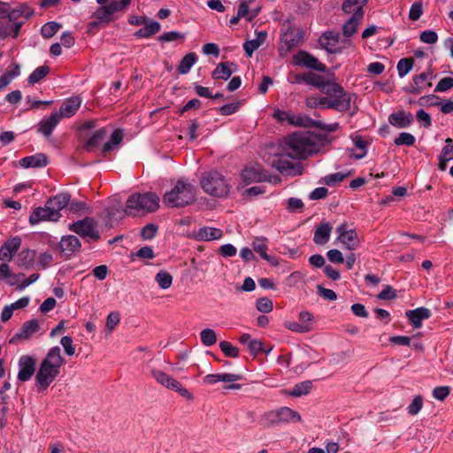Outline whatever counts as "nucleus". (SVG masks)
<instances>
[{
	"mask_svg": "<svg viewBox=\"0 0 453 453\" xmlns=\"http://www.w3.org/2000/svg\"><path fill=\"white\" fill-rule=\"evenodd\" d=\"M277 156L306 159L318 152V145L309 133L296 132L286 136L280 143Z\"/></svg>",
	"mask_w": 453,
	"mask_h": 453,
	"instance_id": "1",
	"label": "nucleus"
},
{
	"mask_svg": "<svg viewBox=\"0 0 453 453\" xmlns=\"http://www.w3.org/2000/svg\"><path fill=\"white\" fill-rule=\"evenodd\" d=\"M326 96L311 97L307 100V105L310 107H320L322 109H334L337 111H349L352 117L357 111L356 101L357 96L355 93L347 92L342 86L338 92H332Z\"/></svg>",
	"mask_w": 453,
	"mask_h": 453,
	"instance_id": "2",
	"label": "nucleus"
},
{
	"mask_svg": "<svg viewBox=\"0 0 453 453\" xmlns=\"http://www.w3.org/2000/svg\"><path fill=\"white\" fill-rule=\"evenodd\" d=\"M64 364L61 349L56 346L51 348L45 358L40 364L35 375V385L39 391L46 390L60 372V367Z\"/></svg>",
	"mask_w": 453,
	"mask_h": 453,
	"instance_id": "3",
	"label": "nucleus"
},
{
	"mask_svg": "<svg viewBox=\"0 0 453 453\" xmlns=\"http://www.w3.org/2000/svg\"><path fill=\"white\" fill-rule=\"evenodd\" d=\"M196 201L195 187L183 180H178L171 191L163 196V203L171 208H182Z\"/></svg>",
	"mask_w": 453,
	"mask_h": 453,
	"instance_id": "4",
	"label": "nucleus"
},
{
	"mask_svg": "<svg viewBox=\"0 0 453 453\" xmlns=\"http://www.w3.org/2000/svg\"><path fill=\"white\" fill-rule=\"evenodd\" d=\"M159 207V197L153 192L134 193L127 200L125 212L131 215L132 211L146 212L156 211Z\"/></svg>",
	"mask_w": 453,
	"mask_h": 453,
	"instance_id": "5",
	"label": "nucleus"
},
{
	"mask_svg": "<svg viewBox=\"0 0 453 453\" xmlns=\"http://www.w3.org/2000/svg\"><path fill=\"white\" fill-rule=\"evenodd\" d=\"M200 184L206 194L215 197H224L229 193V186L225 177L217 171L203 173Z\"/></svg>",
	"mask_w": 453,
	"mask_h": 453,
	"instance_id": "6",
	"label": "nucleus"
},
{
	"mask_svg": "<svg viewBox=\"0 0 453 453\" xmlns=\"http://www.w3.org/2000/svg\"><path fill=\"white\" fill-rule=\"evenodd\" d=\"M303 40V32L299 28L288 27L280 39L279 55L286 57L295 48L300 46Z\"/></svg>",
	"mask_w": 453,
	"mask_h": 453,
	"instance_id": "7",
	"label": "nucleus"
},
{
	"mask_svg": "<svg viewBox=\"0 0 453 453\" xmlns=\"http://www.w3.org/2000/svg\"><path fill=\"white\" fill-rule=\"evenodd\" d=\"M303 83L312 85L315 88L320 89L325 95H331L332 92H338L342 89V85L326 80L324 76L316 74L314 73H303Z\"/></svg>",
	"mask_w": 453,
	"mask_h": 453,
	"instance_id": "8",
	"label": "nucleus"
},
{
	"mask_svg": "<svg viewBox=\"0 0 453 453\" xmlns=\"http://www.w3.org/2000/svg\"><path fill=\"white\" fill-rule=\"evenodd\" d=\"M152 377L157 380V383L165 387L168 389L178 392L181 396L187 399H192V394L185 388H183L177 380L166 374L165 372L153 369L151 370Z\"/></svg>",
	"mask_w": 453,
	"mask_h": 453,
	"instance_id": "9",
	"label": "nucleus"
},
{
	"mask_svg": "<svg viewBox=\"0 0 453 453\" xmlns=\"http://www.w3.org/2000/svg\"><path fill=\"white\" fill-rule=\"evenodd\" d=\"M69 229L83 238H89L95 242L100 239L99 232L96 229V222L91 218L73 223Z\"/></svg>",
	"mask_w": 453,
	"mask_h": 453,
	"instance_id": "10",
	"label": "nucleus"
},
{
	"mask_svg": "<svg viewBox=\"0 0 453 453\" xmlns=\"http://www.w3.org/2000/svg\"><path fill=\"white\" fill-rule=\"evenodd\" d=\"M272 162V166L279 171L282 175L288 177L300 176L303 173V165L302 163H293L283 159L281 156Z\"/></svg>",
	"mask_w": 453,
	"mask_h": 453,
	"instance_id": "11",
	"label": "nucleus"
},
{
	"mask_svg": "<svg viewBox=\"0 0 453 453\" xmlns=\"http://www.w3.org/2000/svg\"><path fill=\"white\" fill-rule=\"evenodd\" d=\"M293 65L297 66H303L318 72H326V66L319 61L317 58L308 53L305 50H299L293 56Z\"/></svg>",
	"mask_w": 453,
	"mask_h": 453,
	"instance_id": "12",
	"label": "nucleus"
},
{
	"mask_svg": "<svg viewBox=\"0 0 453 453\" xmlns=\"http://www.w3.org/2000/svg\"><path fill=\"white\" fill-rule=\"evenodd\" d=\"M338 240L349 250H355L359 246V239L355 229H347V223L341 224L337 228Z\"/></svg>",
	"mask_w": 453,
	"mask_h": 453,
	"instance_id": "13",
	"label": "nucleus"
},
{
	"mask_svg": "<svg viewBox=\"0 0 453 453\" xmlns=\"http://www.w3.org/2000/svg\"><path fill=\"white\" fill-rule=\"evenodd\" d=\"M60 217V212L52 211L45 203L44 207H36L33 210L29 216V223L34 226L41 221H58Z\"/></svg>",
	"mask_w": 453,
	"mask_h": 453,
	"instance_id": "14",
	"label": "nucleus"
},
{
	"mask_svg": "<svg viewBox=\"0 0 453 453\" xmlns=\"http://www.w3.org/2000/svg\"><path fill=\"white\" fill-rule=\"evenodd\" d=\"M431 78L432 72H424L418 75H415L412 79V82L406 88V91L414 95L423 93L432 87V82L430 81Z\"/></svg>",
	"mask_w": 453,
	"mask_h": 453,
	"instance_id": "15",
	"label": "nucleus"
},
{
	"mask_svg": "<svg viewBox=\"0 0 453 453\" xmlns=\"http://www.w3.org/2000/svg\"><path fill=\"white\" fill-rule=\"evenodd\" d=\"M40 326L37 319H34L28 320L22 325L19 331L10 339L9 342L14 344L20 341L28 340L32 334L38 332Z\"/></svg>",
	"mask_w": 453,
	"mask_h": 453,
	"instance_id": "16",
	"label": "nucleus"
},
{
	"mask_svg": "<svg viewBox=\"0 0 453 453\" xmlns=\"http://www.w3.org/2000/svg\"><path fill=\"white\" fill-rule=\"evenodd\" d=\"M241 178L245 185L265 181V169L259 165L247 166L241 173Z\"/></svg>",
	"mask_w": 453,
	"mask_h": 453,
	"instance_id": "17",
	"label": "nucleus"
},
{
	"mask_svg": "<svg viewBox=\"0 0 453 453\" xmlns=\"http://www.w3.org/2000/svg\"><path fill=\"white\" fill-rule=\"evenodd\" d=\"M19 371L18 380L20 381L29 380L35 371V360L30 356H21L19 360Z\"/></svg>",
	"mask_w": 453,
	"mask_h": 453,
	"instance_id": "18",
	"label": "nucleus"
},
{
	"mask_svg": "<svg viewBox=\"0 0 453 453\" xmlns=\"http://www.w3.org/2000/svg\"><path fill=\"white\" fill-rule=\"evenodd\" d=\"M340 40L339 33L334 31H327L322 34L319 39V43L321 48L325 49L329 53H341L342 48L337 44Z\"/></svg>",
	"mask_w": 453,
	"mask_h": 453,
	"instance_id": "19",
	"label": "nucleus"
},
{
	"mask_svg": "<svg viewBox=\"0 0 453 453\" xmlns=\"http://www.w3.org/2000/svg\"><path fill=\"white\" fill-rule=\"evenodd\" d=\"M273 118L280 122L287 121L288 124L296 127H305L308 125L310 119L301 115H294L288 111L282 110H275L273 112Z\"/></svg>",
	"mask_w": 453,
	"mask_h": 453,
	"instance_id": "20",
	"label": "nucleus"
},
{
	"mask_svg": "<svg viewBox=\"0 0 453 453\" xmlns=\"http://www.w3.org/2000/svg\"><path fill=\"white\" fill-rule=\"evenodd\" d=\"M388 121L397 128H406L413 123L414 118L411 112L402 110L391 113Z\"/></svg>",
	"mask_w": 453,
	"mask_h": 453,
	"instance_id": "21",
	"label": "nucleus"
},
{
	"mask_svg": "<svg viewBox=\"0 0 453 453\" xmlns=\"http://www.w3.org/2000/svg\"><path fill=\"white\" fill-rule=\"evenodd\" d=\"M405 316L414 328H420L422 320L431 317V311L426 307H418L415 310L407 311Z\"/></svg>",
	"mask_w": 453,
	"mask_h": 453,
	"instance_id": "22",
	"label": "nucleus"
},
{
	"mask_svg": "<svg viewBox=\"0 0 453 453\" xmlns=\"http://www.w3.org/2000/svg\"><path fill=\"white\" fill-rule=\"evenodd\" d=\"M81 104V98L80 96H73L65 99L59 109L58 115L60 118H70L73 116L79 110Z\"/></svg>",
	"mask_w": 453,
	"mask_h": 453,
	"instance_id": "23",
	"label": "nucleus"
},
{
	"mask_svg": "<svg viewBox=\"0 0 453 453\" xmlns=\"http://www.w3.org/2000/svg\"><path fill=\"white\" fill-rule=\"evenodd\" d=\"M58 247L65 256L70 257L81 250V244L78 237L74 235H67L61 239V242L58 243Z\"/></svg>",
	"mask_w": 453,
	"mask_h": 453,
	"instance_id": "24",
	"label": "nucleus"
},
{
	"mask_svg": "<svg viewBox=\"0 0 453 453\" xmlns=\"http://www.w3.org/2000/svg\"><path fill=\"white\" fill-rule=\"evenodd\" d=\"M21 245V239L15 236L6 241L0 248V260L10 261L12 253L16 252Z\"/></svg>",
	"mask_w": 453,
	"mask_h": 453,
	"instance_id": "25",
	"label": "nucleus"
},
{
	"mask_svg": "<svg viewBox=\"0 0 453 453\" xmlns=\"http://www.w3.org/2000/svg\"><path fill=\"white\" fill-rule=\"evenodd\" d=\"M60 120V116L57 111H53L47 119L40 121L37 132L42 134L44 136L49 137L54 128L57 127Z\"/></svg>",
	"mask_w": 453,
	"mask_h": 453,
	"instance_id": "26",
	"label": "nucleus"
},
{
	"mask_svg": "<svg viewBox=\"0 0 453 453\" xmlns=\"http://www.w3.org/2000/svg\"><path fill=\"white\" fill-rule=\"evenodd\" d=\"M367 0H344L342 4V10L344 13H352V16L364 17V6Z\"/></svg>",
	"mask_w": 453,
	"mask_h": 453,
	"instance_id": "27",
	"label": "nucleus"
},
{
	"mask_svg": "<svg viewBox=\"0 0 453 453\" xmlns=\"http://www.w3.org/2000/svg\"><path fill=\"white\" fill-rule=\"evenodd\" d=\"M19 165L24 168L43 167L48 165V157L43 153H37L21 158L19 160Z\"/></svg>",
	"mask_w": 453,
	"mask_h": 453,
	"instance_id": "28",
	"label": "nucleus"
},
{
	"mask_svg": "<svg viewBox=\"0 0 453 453\" xmlns=\"http://www.w3.org/2000/svg\"><path fill=\"white\" fill-rule=\"evenodd\" d=\"M236 67V65L233 62H221L218 64L216 68L212 71L211 77L214 80H228L232 73L235 72V68L233 69L231 67Z\"/></svg>",
	"mask_w": 453,
	"mask_h": 453,
	"instance_id": "29",
	"label": "nucleus"
},
{
	"mask_svg": "<svg viewBox=\"0 0 453 453\" xmlns=\"http://www.w3.org/2000/svg\"><path fill=\"white\" fill-rule=\"evenodd\" d=\"M332 226L329 222H323L319 225L314 232L313 242L318 245L326 243L330 239Z\"/></svg>",
	"mask_w": 453,
	"mask_h": 453,
	"instance_id": "30",
	"label": "nucleus"
},
{
	"mask_svg": "<svg viewBox=\"0 0 453 453\" xmlns=\"http://www.w3.org/2000/svg\"><path fill=\"white\" fill-rule=\"evenodd\" d=\"M71 196L68 193H60L49 199L46 203L52 211L60 212L62 209L68 206Z\"/></svg>",
	"mask_w": 453,
	"mask_h": 453,
	"instance_id": "31",
	"label": "nucleus"
},
{
	"mask_svg": "<svg viewBox=\"0 0 453 453\" xmlns=\"http://www.w3.org/2000/svg\"><path fill=\"white\" fill-rule=\"evenodd\" d=\"M108 130L106 127H102L96 130L92 135L85 142L83 147L88 151H92L93 149L97 148L103 140L106 137Z\"/></svg>",
	"mask_w": 453,
	"mask_h": 453,
	"instance_id": "32",
	"label": "nucleus"
},
{
	"mask_svg": "<svg viewBox=\"0 0 453 453\" xmlns=\"http://www.w3.org/2000/svg\"><path fill=\"white\" fill-rule=\"evenodd\" d=\"M242 379V376L241 374H234V373H222V374H207L203 377V382L206 384H215L219 381L223 382H234L237 380H241Z\"/></svg>",
	"mask_w": 453,
	"mask_h": 453,
	"instance_id": "33",
	"label": "nucleus"
},
{
	"mask_svg": "<svg viewBox=\"0 0 453 453\" xmlns=\"http://www.w3.org/2000/svg\"><path fill=\"white\" fill-rule=\"evenodd\" d=\"M223 232L219 228L203 226L196 232V239L199 241H213L222 237Z\"/></svg>",
	"mask_w": 453,
	"mask_h": 453,
	"instance_id": "34",
	"label": "nucleus"
},
{
	"mask_svg": "<svg viewBox=\"0 0 453 453\" xmlns=\"http://www.w3.org/2000/svg\"><path fill=\"white\" fill-rule=\"evenodd\" d=\"M267 33L260 31L257 33V37L253 40L247 41L243 44V49L249 57H251L253 52L257 50L266 40Z\"/></svg>",
	"mask_w": 453,
	"mask_h": 453,
	"instance_id": "35",
	"label": "nucleus"
},
{
	"mask_svg": "<svg viewBox=\"0 0 453 453\" xmlns=\"http://www.w3.org/2000/svg\"><path fill=\"white\" fill-rule=\"evenodd\" d=\"M123 138V131L121 129H115L111 134L110 140L103 144V154L105 156L106 153L112 151L115 146L119 145L122 142Z\"/></svg>",
	"mask_w": 453,
	"mask_h": 453,
	"instance_id": "36",
	"label": "nucleus"
},
{
	"mask_svg": "<svg viewBox=\"0 0 453 453\" xmlns=\"http://www.w3.org/2000/svg\"><path fill=\"white\" fill-rule=\"evenodd\" d=\"M35 254V251L33 250H23L18 254L16 263L20 267L29 268L34 264Z\"/></svg>",
	"mask_w": 453,
	"mask_h": 453,
	"instance_id": "37",
	"label": "nucleus"
},
{
	"mask_svg": "<svg viewBox=\"0 0 453 453\" xmlns=\"http://www.w3.org/2000/svg\"><path fill=\"white\" fill-rule=\"evenodd\" d=\"M196 60L197 56L195 52H189L186 54L180 61V64L177 67L178 73L180 74L188 73L190 71L191 67L195 65Z\"/></svg>",
	"mask_w": 453,
	"mask_h": 453,
	"instance_id": "38",
	"label": "nucleus"
},
{
	"mask_svg": "<svg viewBox=\"0 0 453 453\" xmlns=\"http://www.w3.org/2000/svg\"><path fill=\"white\" fill-rule=\"evenodd\" d=\"M280 423L301 422V415L288 407L279 408Z\"/></svg>",
	"mask_w": 453,
	"mask_h": 453,
	"instance_id": "39",
	"label": "nucleus"
},
{
	"mask_svg": "<svg viewBox=\"0 0 453 453\" xmlns=\"http://www.w3.org/2000/svg\"><path fill=\"white\" fill-rule=\"evenodd\" d=\"M364 17L351 16L342 27V34L345 37L352 36L358 28V26Z\"/></svg>",
	"mask_w": 453,
	"mask_h": 453,
	"instance_id": "40",
	"label": "nucleus"
},
{
	"mask_svg": "<svg viewBox=\"0 0 453 453\" xmlns=\"http://www.w3.org/2000/svg\"><path fill=\"white\" fill-rule=\"evenodd\" d=\"M161 26L157 21H151L150 24L140 28L134 33L137 38H149L160 31Z\"/></svg>",
	"mask_w": 453,
	"mask_h": 453,
	"instance_id": "41",
	"label": "nucleus"
},
{
	"mask_svg": "<svg viewBox=\"0 0 453 453\" xmlns=\"http://www.w3.org/2000/svg\"><path fill=\"white\" fill-rule=\"evenodd\" d=\"M312 388V381L304 380L300 383H297L294 386L291 391H289V395L295 397H300L302 395H308Z\"/></svg>",
	"mask_w": 453,
	"mask_h": 453,
	"instance_id": "42",
	"label": "nucleus"
},
{
	"mask_svg": "<svg viewBox=\"0 0 453 453\" xmlns=\"http://www.w3.org/2000/svg\"><path fill=\"white\" fill-rule=\"evenodd\" d=\"M261 422L266 427L274 426L279 424H281L280 421L279 409L264 413V415L261 418Z\"/></svg>",
	"mask_w": 453,
	"mask_h": 453,
	"instance_id": "43",
	"label": "nucleus"
},
{
	"mask_svg": "<svg viewBox=\"0 0 453 453\" xmlns=\"http://www.w3.org/2000/svg\"><path fill=\"white\" fill-rule=\"evenodd\" d=\"M50 67L46 65L39 66L28 76L27 81L30 84H35L42 80L49 73Z\"/></svg>",
	"mask_w": 453,
	"mask_h": 453,
	"instance_id": "44",
	"label": "nucleus"
},
{
	"mask_svg": "<svg viewBox=\"0 0 453 453\" xmlns=\"http://www.w3.org/2000/svg\"><path fill=\"white\" fill-rule=\"evenodd\" d=\"M253 250L257 252L261 257H265L268 250V239L264 236L255 237L252 242Z\"/></svg>",
	"mask_w": 453,
	"mask_h": 453,
	"instance_id": "45",
	"label": "nucleus"
},
{
	"mask_svg": "<svg viewBox=\"0 0 453 453\" xmlns=\"http://www.w3.org/2000/svg\"><path fill=\"white\" fill-rule=\"evenodd\" d=\"M351 139H352L355 146L361 150L360 153L355 154L354 157L356 159L363 158L367 153L368 142L365 140H364V138L359 134H353L351 136Z\"/></svg>",
	"mask_w": 453,
	"mask_h": 453,
	"instance_id": "46",
	"label": "nucleus"
},
{
	"mask_svg": "<svg viewBox=\"0 0 453 453\" xmlns=\"http://www.w3.org/2000/svg\"><path fill=\"white\" fill-rule=\"evenodd\" d=\"M155 280L163 289H167L172 286L173 276L166 271H159L155 277Z\"/></svg>",
	"mask_w": 453,
	"mask_h": 453,
	"instance_id": "47",
	"label": "nucleus"
},
{
	"mask_svg": "<svg viewBox=\"0 0 453 453\" xmlns=\"http://www.w3.org/2000/svg\"><path fill=\"white\" fill-rule=\"evenodd\" d=\"M414 60L411 58H401L397 63L398 75L403 78L412 69Z\"/></svg>",
	"mask_w": 453,
	"mask_h": 453,
	"instance_id": "48",
	"label": "nucleus"
},
{
	"mask_svg": "<svg viewBox=\"0 0 453 453\" xmlns=\"http://www.w3.org/2000/svg\"><path fill=\"white\" fill-rule=\"evenodd\" d=\"M61 24L56 21H50L44 24L41 28V34L43 38L52 37L60 28Z\"/></svg>",
	"mask_w": 453,
	"mask_h": 453,
	"instance_id": "49",
	"label": "nucleus"
},
{
	"mask_svg": "<svg viewBox=\"0 0 453 453\" xmlns=\"http://www.w3.org/2000/svg\"><path fill=\"white\" fill-rule=\"evenodd\" d=\"M94 17L102 22L108 23L112 20V12L107 4L101 5L94 12Z\"/></svg>",
	"mask_w": 453,
	"mask_h": 453,
	"instance_id": "50",
	"label": "nucleus"
},
{
	"mask_svg": "<svg viewBox=\"0 0 453 453\" xmlns=\"http://www.w3.org/2000/svg\"><path fill=\"white\" fill-rule=\"evenodd\" d=\"M200 338L202 343L206 347L212 346L217 342L216 333L211 328L202 330L200 333Z\"/></svg>",
	"mask_w": 453,
	"mask_h": 453,
	"instance_id": "51",
	"label": "nucleus"
},
{
	"mask_svg": "<svg viewBox=\"0 0 453 453\" xmlns=\"http://www.w3.org/2000/svg\"><path fill=\"white\" fill-rule=\"evenodd\" d=\"M249 3L244 0H241L238 6L237 14L239 17L245 18L247 21L251 22L257 16V12H250L249 9Z\"/></svg>",
	"mask_w": 453,
	"mask_h": 453,
	"instance_id": "52",
	"label": "nucleus"
},
{
	"mask_svg": "<svg viewBox=\"0 0 453 453\" xmlns=\"http://www.w3.org/2000/svg\"><path fill=\"white\" fill-rule=\"evenodd\" d=\"M19 14L18 13L17 11H12V12L9 13V21H8V27L10 28V32L12 34V36L13 38H17L19 34V31H20V28L23 25V22H18V23H14L12 22V19H16Z\"/></svg>",
	"mask_w": 453,
	"mask_h": 453,
	"instance_id": "53",
	"label": "nucleus"
},
{
	"mask_svg": "<svg viewBox=\"0 0 453 453\" xmlns=\"http://www.w3.org/2000/svg\"><path fill=\"white\" fill-rule=\"evenodd\" d=\"M219 348L226 357L234 358L239 357V349L227 341H222Z\"/></svg>",
	"mask_w": 453,
	"mask_h": 453,
	"instance_id": "54",
	"label": "nucleus"
},
{
	"mask_svg": "<svg viewBox=\"0 0 453 453\" xmlns=\"http://www.w3.org/2000/svg\"><path fill=\"white\" fill-rule=\"evenodd\" d=\"M415 142L416 139L414 135L406 132L401 133L394 141L395 144L397 146H413Z\"/></svg>",
	"mask_w": 453,
	"mask_h": 453,
	"instance_id": "55",
	"label": "nucleus"
},
{
	"mask_svg": "<svg viewBox=\"0 0 453 453\" xmlns=\"http://www.w3.org/2000/svg\"><path fill=\"white\" fill-rule=\"evenodd\" d=\"M257 309L263 313H268L273 311V301L267 297H261L257 299L256 303Z\"/></svg>",
	"mask_w": 453,
	"mask_h": 453,
	"instance_id": "56",
	"label": "nucleus"
},
{
	"mask_svg": "<svg viewBox=\"0 0 453 453\" xmlns=\"http://www.w3.org/2000/svg\"><path fill=\"white\" fill-rule=\"evenodd\" d=\"M349 175V173H335L326 175L324 178V181L327 186H334L335 184L342 182Z\"/></svg>",
	"mask_w": 453,
	"mask_h": 453,
	"instance_id": "57",
	"label": "nucleus"
},
{
	"mask_svg": "<svg viewBox=\"0 0 453 453\" xmlns=\"http://www.w3.org/2000/svg\"><path fill=\"white\" fill-rule=\"evenodd\" d=\"M423 13V4L422 2H415L411 6L409 12V19L412 21L418 20Z\"/></svg>",
	"mask_w": 453,
	"mask_h": 453,
	"instance_id": "58",
	"label": "nucleus"
},
{
	"mask_svg": "<svg viewBox=\"0 0 453 453\" xmlns=\"http://www.w3.org/2000/svg\"><path fill=\"white\" fill-rule=\"evenodd\" d=\"M396 297V291L390 285L384 286L382 291H380L377 298L380 300H393Z\"/></svg>",
	"mask_w": 453,
	"mask_h": 453,
	"instance_id": "59",
	"label": "nucleus"
},
{
	"mask_svg": "<svg viewBox=\"0 0 453 453\" xmlns=\"http://www.w3.org/2000/svg\"><path fill=\"white\" fill-rule=\"evenodd\" d=\"M131 0H120V1H111L109 4H107L111 11L112 14L118 12H124L128 5L130 4Z\"/></svg>",
	"mask_w": 453,
	"mask_h": 453,
	"instance_id": "60",
	"label": "nucleus"
},
{
	"mask_svg": "<svg viewBox=\"0 0 453 453\" xmlns=\"http://www.w3.org/2000/svg\"><path fill=\"white\" fill-rule=\"evenodd\" d=\"M185 38V35L177 32V31H170V32H165L163 33L159 37L158 40L162 42H173L176 40H183Z\"/></svg>",
	"mask_w": 453,
	"mask_h": 453,
	"instance_id": "61",
	"label": "nucleus"
},
{
	"mask_svg": "<svg viewBox=\"0 0 453 453\" xmlns=\"http://www.w3.org/2000/svg\"><path fill=\"white\" fill-rule=\"evenodd\" d=\"M423 407V397L417 395L412 400L411 403L408 406V413L411 415L418 414Z\"/></svg>",
	"mask_w": 453,
	"mask_h": 453,
	"instance_id": "62",
	"label": "nucleus"
},
{
	"mask_svg": "<svg viewBox=\"0 0 453 453\" xmlns=\"http://www.w3.org/2000/svg\"><path fill=\"white\" fill-rule=\"evenodd\" d=\"M157 231V226L155 224H147L142 228L141 236L144 240L152 239Z\"/></svg>",
	"mask_w": 453,
	"mask_h": 453,
	"instance_id": "63",
	"label": "nucleus"
},
{
	"mask_svg": "<svg viewBox=\"0 0 453 453\" xmlns=\"http://www.w3.org/2000/svg\"><path fill=\"white\" fill-rule=\"evenodd\" d=\"M453 88V78L444 77L442 78L435 87V92H444Z\"/></svg>",
	"mask_w": 453,
	"mask_h": 453,
	"instance_id": "64",
	"label": "nucleus"
}]
</instances>
